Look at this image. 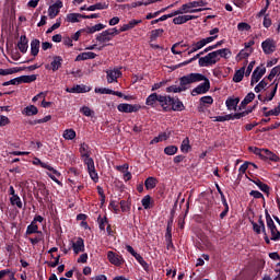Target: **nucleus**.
Masks as SVG:
<instances>
[{"instance_id":"33","label":"nucleus","mask_w":280,"mask_h":280,"mask_svg":"<svg viewBox=\"0 0 280 280\" xmlns=\"http://www.w3.org/2000/svg\"><path fill=\"white\" fill-rule=\"evenodd\" d=\"M161 97V95L156 94V93H152L147 97L145 104L147 106H154V104H156V102H159V98Z\"/></svg>"},{"instance_id":"30","label":"nucleus","mask_w":280,"mask_h":280,"mask_svg":"<svg viewBox=\"0 0 280 280\" xmlns=\"http://www.w3.org/2000/svg\"><path fill=\"white\" fill-rule=\"evenodd\" d=\"M231 49L229 48H222L219 50H214V56H217V58H231Z\"/></svg>"},{"instance_id":"9","label":"nucleus","mask_w":280,"mask_h":280,"mask_svg":"<svg viewBox=\"0 0 280 280\" xmlns=\"http://www.w3.org/2000/svg\"><path fill=\"white\" fill-rule=\"evenodd\" d=\"M261 48L264 54H267V55L275 54L277 49V44L273 42V39L268 38L261 43Z\"/></svg>"},{"instance_id":"42","label":"nucleus","mask_w":280,"mask_h":280,"mask_svg":"<svg viewBox=\"0 0 280 280\" xmlns=\"http://www.w3.org/2000/svg\"><path fill=\"white\" fill-rule=\"evenodd\" d=\"M33 233H40V231H38V224L35 222H32L26 229V235H33Z\"/></svg>"},{"instance_id":"44","label":"nucleus","mask_w":280,"mask_h":280,"mask_svg":"<svg viewBox=\"0 0 280 280\" xmlns=\"http://www.w3.org/2000/svg\"><path fill=\"white\" fill-rule=\"evenodd\" d=\"M266 86H268V81L266 80V78H264L254 89L255 93H261V91H264V89H266Z\"/></svg>"},{"instance_id":"59","label":"nucleus","mask_w":280,"mask_h":280,"mask_svg":"<svg viewBox=\"0 0 280 280\" xmlns=\"http://www.w3.org/2000/svg\"><path fill=\"white\" fill-rule=\"evenodd\" d=\"M51 120V115L45 116L42 119L34 120L32 124L33 126H36V124H47V121Z\"/></svg>"},{"instance_id":"36","label":"nucleus","mask_w":280,"mask_h":280,"mask_svg":"<svg viewBox=\"0 0 280 280\" xmlns=\"http://www.w3.org/2000/svg\"><path fill=\"white\" fill-rule=\"evenodd\" d=\"M254 183L256 184V186L258 187V189H259L260 191H264L265 194H269V191H270V186H269L268 184H265V183H262V182L259 180V179L254 180Z\"/></svg>"},{"instance_id":"12","label":"nucleus","mask_w":280,"mask_h":280,"mask_svg":"<svg viewBox=\"0 0 280 280\" xmlns=\"http://www.w3.org/2000/svg\"><path fill=\"white\" fill-rule=\"evenodd\" d=\"M33 165H40L44 170H48V172H52V174H55V176H60V172H58L51 165L40 161V159H38V158L34 159Z\"/></svg>"},{"instance_id":"35","label":"nucleus","mask_w":280,"mask_h":280,"mask_svg":"<svg viewBox=\"0 0 280 280\" xmlns=\"http://www.w3.org/2000/svg\"><path fill=\"white\" fill-rule=\"evenodd\" d=\"M20 78V84H30L31 82H36V74L22 75Z\"/></svg>"},{"instance_id":"41","label":"nucleus","mask_w":280,"mask_h":280,"mask_svg":"<svg viewBox=\"0 0 280 280\" xmlns=\"http://www.w3.org/2000/svg\"><path fill=\"white\" fill-rule=\"evenodd\" d=\"M189 150H191V144H189V138H185V139L182 141L180 151H182L184 154H187V153L189 152Z\"/></svg>"},{"instance_id":"21","label":"nucleus","mask_w":280,"mask_h":280,"mask_svg":"<svg viewBox=\"0 0 280 280\" xmlns=\"http://www.w3.org/2000/svg\"><path fill=\"white\" fill-rule=\"evenodd\" d=\"M171 110L180 113L185 110V105L180 102L179 98H173V103H171Z\"/></svg>"},{"instance_id":"7","label":"nucleus","mask_w":280,"mask_h":280,"mask_svg":"<svg viewBox=\"0 0 280 280\" xmlns=\"http://www.w3.org/2000/svg\"><path fill=\"white\" fill-rule=\"evenodd\" d=\"M264 75H266V67H257L252 74L250 86H255Z\"/></svg>"},{"instance_id":"27","label":"nucleus","mask_w":280,"mask_h":280,"mask_svg":"<svg viewBox=\"0 0 280 280\" xmlns=\"http://www.w3.org/2000/svg\"><path fill=\"white\" fill-rule=\"evenodd\" d=\"M262 159H268L269 161H273L275 163L279 161V156L268 149H262Z\"/></svg>"},{"instance_id":"17","label":"nucleus","mask_w":280,"mask_h":280,"mask_svg":"<svg viewBox=\"0 0 280 280\" xmlns=\"http://www.w3.org/2000/svg\"><path fill=\"white\" fill-rule=\"evenodd\" d=\"M96 40L98 43H110V40H113V36L110 35V32L106 30L96 36Z\"/></svg>"},{"instance_id":"58","label":"nucleus","mask_w":280,"mask_h":280,"mask_svg":"<svg viewBox=\"0 0 280 280\" xmlns=\"http://www.w3.org/2000/svg\"><path fill=\"white\" fill-rule=\"evenodd\" d=\"M80 113H82L85 117H91L93 115V110L89 108V106H83L80 109Z\"/></svg>"},{"instance_id":"43","label":"nucleus","mask_w":280,"mask_h":280,"mask_svg":"<svg viewBox=\"0 0 280 280\" xmlns=\"http://www.w3.org/2000/svg\"><path fill=\"white\" fill-rule=\"evenodd\" d=\"M106 27V25L100 23V24H95L94 26L88 27V34H95V32H102V30H104Z\"/></svg>"},{"instance_id":"48","label":"nucleus","mask_w":280,"mask_h":280,"mask_svg":"<svg viewBox=\"0 0 280 280\" xmlns=\"http://www.w3.org/2000/svg\"><path fill=\"white\" fill-rule=\"evenodd\" d=\"M60 25H62V19L59 18L57 19V22L47 30L46 34H51V32L58 30Z\"/></svg>"},{"instance_id":"28","label":"nucleus","mask_w":280,"mask_h":280,"mask_svg":"<svg viewBox=\"0 0 280 280\" xmlns=\"http://www.w3.org/2000/svg\"><path fill=\"white\" fill-rule=\"evenodd\" d=\"M183 10L185 14H196V12H202L205 9H195L191 5V2L183 4Z\"/></svg>"},{"instance_id":"55","label":"nucleus","mask_w":280,"mask_h":280,"mask_svg":"<svg viewBox=\"0 0 280 280\" xmlns=\"http://www.w3.org/2000/svg\"><path fill=\"white\" fill-rule=\"evenodd\" d=\"M28 240H30L31 244H33V246H36V244H38L43 240V232H38L36 237H33V238L31 237Z\"/></svg>"},{"instance_id":"22","label":"nucleus","mask_w":280,"mask_h":280,"mask_svg":"<svg viewBox=\"0 0 280 280\" xmlns=\"http://www.w3.org/2000/svg\"><path fill=\"white\" fill-rule=\"evenodd\" d=\"M139 23H142L141 20H131L129 23L120 26V32H128L129 30H135Z\"/></svg>"},{"instance_id":"18","label":"nucleus","mask_w":280,"mask_h":280,"mask_svg":"<svg viewBox=\"0 0 280 280\" xmlns=\"http://www.w3.org/2000/svg\"><path fill=\"white\" fill-rule=\"evenodd\" d=\"M97 57V55L93 51H88V52H81L77 56L75 62H80L82 60H93Z\"/></svg>"},{"instance_id":"2","label":"nucleus","mask_w":280,"mask_h":280,"mask_svg":"<svg viewBox=\"0 0 280 280\" xmlns=\"http://www.w3.org/2000/svg\"><path fill=\"white\" fill-rule=\"evenodd\" d=\"M205 80V75L200 73H189L182 78H179V86L183 92L187 91L191 86V84L196 82H202Z\"/></svg>"},{"instance_id":"10","label":"nucleus","mask_w":280,"mask_h":280,"mask_svg":"<svg viewBox=\"0 0 280 280\" xmlns=\"http://www.w3.org/2000/svg\"><path fill=\"white\" fill-rule=\"evenodd\" d=\"M62 8V1L57 0L54 4L48 8L49 19H56L60 14V9Z\"/></svg>"},{"instance_id":"1","label":"nucleus","mask_w":280,"mask_h":280,"mask_svg":"<svg viewBox=\"0 0 280 280\" xmlns=\"http://www.w3.org/2000/svg\"><path fill=\"white\" fill-rule=\"evenodd\" d=\"M79 152L83 159V162L88 167L90 178H92L94 183H97V180H100V176L97 175V171H95V161H93V158H91V152L89 151V144L82 143L79 149Z\"/></svg>"},{"instance_id":"46","label":"nucleus","mask_w":280,"mask_h":280,"mask_svg":"<svg viewBox=\"0 0 280 280\" xmlns=\"http://www.w3.org/2000/svg\"><path fill=\"white\" fill-rule=\"evenodd\" d=\"M279 115H280V105L273 109L265 112V117H270V116L279 117Z\"/></svg>"},{"instance_id":"24","label":"nucleus","mask_w":280,"mask_h":280,"mask_svg":"<svg viewBox=\"0 0 280 280\" xmlns=\"http://www.w3.org/2000/svg\"><path fill=\"white\" fill-rule=\"evenodd\" d=\"M84 14L69 13L66 16L67 23H80V19H83Z\"/></svg>"},{"instance_id":"34","label":"nucleus","mask_w":280,"mask_h":280,"mask_svg":"<svg viewBox=\"0 0 280 280\" xmlns=\"http://www.w3.org/2000/svg\"><path fill=\"white\" fill-rule=\"evenodd\" d=\"M10 202L13 207H18V209H23V201H21V197H19V195L11 196Z\"/></svg>"},{"instance_id":"51","label":"nucleus","mask_w":280,"mask_h":280,"mask_svg":"<svg viewBox=\"0 0 280 280\" xmlns=\"http://www.w3.org/2000/svg\"><path fill=\"white\" fill-rule=\"evenodd\" d=\"M95 93H101V95H113V90L106 88H96Z\"/></svg>"},{"instance_id":"32","label":"nucleus","mask_w":280,"mask_h":280,"mask_svg":"<svg viewBox=\"0 0 280 280\" xmlns=\"http://www.w3.org/2000/svg\"><path fill=\"white\" fill-rule=\"evenodd\" d=\"M250 54H253V49H246V48L242 49L236 56L237 62L245 60L250 56Z\"/></svg>"},{"instance_id":"38","label":"nucleus","mask_w":280,"mask_h":280,"mask_svg":"<svg viewBox=\"0 0 280 280\" xmlns=\"http://www.w3.org/2000/svg\"><path fill=\"white\" fill-rule=\"evenodd\" d=\"M19 71H23V68L0 69V75H12L13 73H19Z\"/></svg>"},{"instance_id":"39","label":"nucleus","mask_w":280,"mask_h":280,"mask_svg":"<svg viewBox=\"0 0 280 280\" xmlns=\"http://www.w3.org/2000/svg\"><path fill=\"white\" fill-rule=\"evenodd\" d=\"M156 178L154 177H148L145 180H144V187L147 189H154V187H156Z\"/></svg>"},{"instance_id":"26","label":"nucleus","mask_w":280,"mask_h":280,"mask_svg":"<svg viewBox=\"0 0 280 280\" xmlns=\"http://www.w3.org/2000/svg\"><path fill=\"white\" fill-rule=\"evenodd\" d=\"M67 93H89V89L86 85H74L72 88H68Z\"/></svg>"},{"instance_id":"20","label":"nucleus","mask_w":280,"mask_h":280,"mask_svg":"<svg viewBox=\"0 0 280 280\" xmlns=\"http://www.w3.org/2000/svg\"><path fill=\"white\" fill-rule=\"evenodd\" d=\"M237 104H240V97H236V98L229 97L225 101L228 110H237Z\"/></svg>"},{"instance_id":"60","label":"nucleus","mask_w":280,"mask_h":280,"mask_svg":"<svg viewBox=\"0 0 280 280\" xmlns=\"http://www.w3.org/2000/svg\"><path fill=\"white\" fill-rule=\"evenodd\" d=\"M133 257L135 259L138 260V262L140 264V266H142V268H148V262L139 254Z\"/></svg>"},{"instance_id":"52","label":"nucleus","mask_w":280,"mask_h":280,"mask_svg":"<svg viewBox=\"0 0 280 280\" xmlns=\"http://www.w3.org/2000/svg\"><path fill=\"white\" fill-rule=\"evenodd\" d=\"M11 84H12V85H19V84H21V79H20V77L15 78V79H12V80H10V81L3 82V83H2V86H10Z\"/></svg>"},{"instance_id":"31","label":"nucleus","mask_w":280,"mask_h":280,"mask_svg":"<svg viewBox=\"0 0 280 280\" xmlns=\"http://www.w3.org/2000/svg\"><path fill=\"white\" fill-rule=\"evenodd\" d=\"M50 67H51L52 71H58V69H60V67H62V57L55 56L52 58Z\"/></svg>"},{"instance_id":"5","label":"nucleus","mask_w":280,"mask_h":280,"mask_svg":"<svg viewBox=\"0 0 280 280\" xmlns=\"http://www.w3.org/2000/svg\"><path fill=\"white\" fill-rule=\"evenodd\" d=\"M202 81L203 82L201 84H199L191 91V95L194 97H196V95H202L205 93H208L209 89H211V82L209 81V79H207V77H205Z\"/></svg>"},{"instance_id":"57","label":"nucleus","mask_w":280,"mask_h":280,"mask_svg":"<svg viewBox=\"0 0 280 280\" xmlns=\"http://www.w3.org/2000/svg\"><path fill=\"white\" fill-rule=\"evenodd\" d=\"M120 209L124 213L130 211V202L126 201V200H121L120 201Z\"/></svg>"},{"instance_id":"25","label":"nucleus","mask_w":280,"mask_h":280,"mask_svg":"<svg viewBox=\"0 0 280 280\" xmlns=\"http://www.w3.org/2000/svg\"><path fill=\"white\" fill-rule=\"evenodd\" d=\"M88 12H95V10H108V3L106 2H97L88 7Z\"/></svg>"},{"instance_id":"29","label":"nucleus","mask_w":280,"mask_h":280,"mask_svg":"<svg viewBox=\"0 0 280 280\" xmlns=\"http://www.w3.org/2000/svg\"><path fill=\"white\" fill-rule=\"evenodd\" d=\"M38 51H40V40L33 39L31 42V54L36 57L38 56Z\"/></svg>"},{"instance_id":"8","label":"nucleus","mask_w":280,"mask_h":280,"mask_svg":"<svg viewBox=\"0 0 280 280\" xmlns=\"http://www.w3.org/2000/svg\"><path fill=\"white\" fill-rule=\"evenodd\" d=\"M172 103H173V97L172 96L160 95L159 104H160V106H162V108L165 113H170V110H172Z\"/></svg>"},{"instance_id":"54","label":"nucleus","mask_w":280,"mask_h":280,"mask_svg":"<svg viewBox=\"0 0 280 280\" xmlns=\"http://www.w3.org/2000/svg\"><path fill=\"white\" fill-rule=\"evenodd\" d=\"M246 115H250V110H245L242 113L231 114V119H242V117H246Z\"/></svg>"},{"instance_id":"49","label":"nucleus","mask_w":280,"mask_h":280,"mask_svg":"<svg viewBox=\"0 0 280 280\" xmlns=\"http://www.w3.org/2000/svg\"><path fill=\"white\" fill-rule=\"evenodd\" d=\"M166 93H183L180 85H171L166 88Z\"/></svg>"},{"instance_id":"3","label":"nucleus","mask_w":280,"mask_h":280,"mask_svg":"<svg viewBox=\"0 0 280 280\" xmlns=\"http://www.w3.org/2000/svg\"><path fill=\"white\" fill-rule=\"evenodd\" d=\"M266 220H267V228L269 229L271 233V240L273 242H279L280 241V232L277 229V225H275V221L270 217L268 212H266Z\"/></svg>"},{"instance_id":"37","label":"nucleus","mask_w":280,"mask_h":280,"mask_svg":"<svg viewBox=\"0 0 280 280\" xmlns=\"http://www.w3.org/2000/svg\"><path fill=\"white\" fill-rule=\"evenodd\" d=\"M244 71H246V67L241 68L234 73L233 82H242L244 80Z\"/></svg>"},{"instance_id":"15","label":"nucleus","mask_w":280,"mask_h":280,"mask_svg":"<svg viewBox=\"0 0 280 280\" xmlns=\"http://www.w3.org/2000/svg\"><path fill=\"white\" fill-rule=\"evenodd\" d=\"M72 249L75 255L84 253V240L82 237L77 238V242L72 243Z\"/></svg>"},{"instance_id":"11","label":"nucleus","mask_w":280,"mask_h":280,"mask_svg":"<svg viewBox=\"0 0 280 280\" xmlns=\"http://www.w3.org/2000/svg\"><path fill=\"white\" fill-rule=\"evenodd\" d=\"M119 113H137L141 107L128 103H121L117 106Z\"/></svg>"},{"instance_id":"53","label":"nucleus","mask_w":280,"mask_h":280,"mask_svg":"<svg viewBox=\"0 0 280 280\" xmlns=\"http://www.w3.org/2000/svg\"><path fill=\"white\" fill-rule=\"evenodd\" d=\"M279 84H276L273 90L271 91V93L269 94V96L264 98V103L266 102H272V100L275 98V95H277V89H278Z\"/></svg>"},{"instance_id":"64","label":"nucleus","mask_w":280,"mask_h":280,"mask_svg":"<svg viewBox=\"0 0 280 280\" xmlns=\"http://www.w3.org/2000/svg\"><path fill=\"white\" fill-rule=\"evenodd\" d=\"M10 124V118L7 116H0V127L8 126Z\"/></svg>"},{"instance_id":"63","label":"nucleus","mask_w":280,"mask_h":280,"mask_svg":"<svg viewBox=\"0 0 280 280\" xmlns=\"http://www.w3.org/2000/svg\"><path fill=\"white\" fill-rule=\"evenodd\" d=\"M249 196H253V198L256 199L264 198V194H261L259 190H252L249 192Z\"/></svg>"},{"instance_id":"62","label":"nucleus","mask_w":280,"mask_h":280,"mask_svg":"<svg viewBox=\"0 0 280 280\" xmlns=\"http://www.w3.org/2000/svg\"><path fill=\"white\" fill-rule=\"evenodd\" d=\"M201 104H213V97L211 96H203L200 98Z\"/></svg>"},{"instance_id":"47","label":"nucleus","mask_w":280,"mask_h":280,"mask_svg":"<svg viewBox=\"0 0 280 280\" xmlns=\"http://www.w3.org/2000/svg\"><path fill=\"white\" fill-rule=\"evenodd\" d=\"M163 32H165L163 28H158V30L151 31V39L156 40V38H159V36H163Z\"/></svg>"},{"instance_id":"4","label":"nucleus","mask_w":280,"mask_h":280,"mask_svg":"<svg viewBox=\"0 0 280 280\" xmlns=\"http://www.w3.org/2000/svg\"><path fill=\"white\" fill-rule=\"evenodd\" d=\"M217 62H220V58H217L214 51L199 58V67H213Z\"/></svg>"},{"instance_id":"19","label":"nucleus","mask_w":280,"mask_h":280,"mask_svg":"<svg viewBox=\"0 0 280 280\" xmlns=\"http://www.w3.org/2000/svg\"><path fill=\"white\" fill-rule=\"evenodd\" d=\"M28 40H27V36L22 35L20 37V40L18 43V48L20 49L21 54H27V49H28V45H27Z\"/></svg>"},{"instance_id":"14","label":"nucleus","mask_w":280,"mask_h":280,"mask_svg":"<svg viewBox=\"0 0 280 280\" xmlns=\"http://www.w3.org/2000/svg\"><path fill=\"white\" fill-rule=\"evenodd\" d=\"M198 19L196 15H179L173 19L174 25H184V23H187L188 21H194Z\"/></svg>"},{"instance_id":"13","label":"nucleus","mask_w":280,"mask_h":280,"mask_svg":"<svg viewBox=\"0 0 280 280\" xmlns=\"http://www.w3.org/2000/svg\"><path fill=\"white\" fill-rule=\"evenodd\" d=\"M106 74L108 84H113V82H117L118 78H121V71L119 69L107 70Z\"/></svg>"},{"instance_id":"50","label":"nucleus","mask_w":280,"mask_h":280,"mask_svg":"<svg viewBox=\"0 0 280 280\" xmlns=\"http://www.w3.org/2000/svg\"><path fill=\"white\" fill-rule=\"evenodd\" d=\"M143 209H150V202H152V198L150 195H147L141 200Z\"/></svg>"},{"instance_id":"6","label":"nucleus","mask_w":280,"mask_h":280,"mask_svg":"<svg viewBox=\"0 0 280 280\" xmlns=\"http://www.w3.org/2000/svg\"><path fill=\"white\" fill-rule=\"evenodd\" d=\"M107 259L109 261V264H112L113 266H124V262L126 260H124V257L118 255L117 253L109 250L107 252Z\"/></svg>"},{"instance_id":"16","label":"nucleus","mask_w":280,"mask_h":280,"mask_svg":"<svg viewBox=\"0 0 280 280\" xmlns=\"http://www.w3.org/2000/svg\"><path fill=\"white\" fill-rule=\"evenodd\" d=\"M215 38H218V35L200 39L199 42L194 43V45L196 46L197 50L199 51V49H202V47H206V45H209V43H213V40H215Z\"/></svg>"},{"instance_id":"61","label":"nucleus","mask_w":280,"mask_h":280,"mask_svg":"<svg viewBox=\"0 0 280 280\" xmlns=\"http://www.w3.org/2000/svg\"><path fill=\"white\" fill-rule=\"evenodd\" d=\"M231 114L225 116H217L214 117V121H231Z\"/></svg>"},{"instance_id":"23","label":"nucleus","mask_w":280,"mask_h":280,"mask_svg":"<svg viewBox=\"0 0 280 280\" xmlns=\"http://www.w3.org/2000/svg\"><path fill=\"white\" fill-rule=\"evenodd\" d=\"M22 114L26 115V117L38 115V107L35 105H28L23 109Z\"/></svg>"},{"instance_id":"40","label":"nucleus","mask_w":280,"mask_h":280,"mask_svg":"<svg viewBox=\"0 0 280 280\" xmlns=\"http://www.w3.org/2000/svg\"><path fill=\"white\" fill-rule=\"evenodd\" d=\"M63 139H66L67 141H73V139L75 138V130L73 129H66L63 131L62 135Z\"/></svg>"},{"instance_id":"56","label":"nucleus","mask_w":280,"mask_h":280,"mask_svg":"<svg viewBox=\"0 0 280 280\" xmlns=\"http://www.w3.org/2000/svg\"><path fill=\"white\" fill-rule=\"evenodd\" d=\"M237 30L238 32H248V30H250V26L246 22H241L237 24Z\"/></svg>"},{"instance_id":"45","label":"nucleus","mask_w":280,"mask_h":280,"mask_svg":"<svg viewBox=\"0 0 280 280\" xmlns=\"http://www.w3.org/2000/svg\"><path fill=\"white\" fill-rule=\"evenodd\" d=\"M178 152V147L176 145H170L164 149V154H167L168 156H174Z\"/></svg>"}]
</instances>
